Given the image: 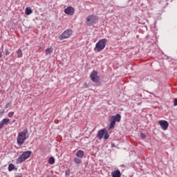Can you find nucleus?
Returning <instances> with one entry per match:
<instances>
[{
    "mask_svg": "<svg viewBox=\"0 0 177 177\" xmlns=\"http://www.w3.org/2000/svg\"><path fill=\"white\" fill-rule=\"evenodd\" d=\"M32 152L31 151H27L23 152V153L17 158V161L19 164H21V162H24L27 158H30L31 157V154Z\"/></svg>",
    "mask_w": 177,
    "mask_h": 177,
    "instance_id": "7ed1b4c3",
    "label": "nucleus"
},
{
    "mask_svg": "<svg viewBox=\"0 0 177 177\" xmlns=\"http://www.w3.org/2000/svg\"><path fill=\"white\" fill-rule=\"evenodd\" d=\"M27 139L26 138V133H19L17 138V143L19 146H21L24 141Z\"/></svg>",
    "mask_w": 177,
    "mask_h": 177,
    "instance_id": "0eeeda50",
    "label": "nucleus"
},
{
    "mask_svg": "<svg viewBox=\"0 0 177 177\" xmlns=\"http://www.w3.org/2000/svg\"><path fill=\"white\" fill-rule=\"evenodd\" d=\"M10 121V120L8 119V118H4L2 120V122L3 125H8V124H9V122Z\"/></svg>",
    "mask_w": 177,
    "mask_h": 177,
    "instance_id": "4468645a",
    "label": "nucleus"
},
{
    "mask_svg": "<svg viewBox=\"0 0 177 177\" xmlns=\"http://www.w3.org/2000/svg\"><path fill=\"white\" fill-rule=\"evenodd\" d=\"M106 44H107V39H102L95 44L94 50H97V52H102V50L106 48Z\"/></svg>",
    "mask_w": 177,
    "mask_h": 177,
    "instance_id": "f257e3e1",
    "label": "nucleus"
},
{
    "mask_svg": "<svg viewBox=\"0 0 177 177\" xmlns=\"http://www.w3.org/2000/svg\"><path fill=\"white\" fill-rule=\"evenodd\" d=\"M159 124L163 131H167L169 127V123L167 120H160Z\"/></svg>",
    "mask_w": 177,
    "mask_h": 177,
    "instance_id": "6e6552de",
    "label": "nucleus"
},
{
    "mask_svg": "<svg viewBox=\"0 0 177 177\" xmlns=\"http://www.w3.org/2000/svg\"><path fill=\"white\" fill-rule=\"evenodd\" d=\"M5 52H6V55H10V52H9V50H8V49H6V50H5Z\"/></svg>",
    "mask_w": 177,
    "mask_h": 177,
    "instance_id": "cd10ccee",
    "label": "nucleus"
},
{
    "mask_svg": "<svg viewBox=\"0 0 177 177\" xmlns=\"http://www.w3.org/2000/svg\"><path fill=\"white\" fill-rule=\"evenodd\" d=\"M84 156H85V152L82 150H78L76 153V157L77 158H84Z\"/></svg>",
    "mask_w": 177,
    "mask_h": 177,
    "instance_id": "9d476101",
    "label": "nucleus"
},
{
    "mask_svg": "<svg viewBox=\"0 0 177 177\" xmlns=\"http://www.w3.org/2000/svg\"><path fill=\"white\" fill-rule=\"evenodd\" d=\"M96 21H97V17L95 15H92L86 17V24L90 27L96 24Z\"/></svg>",
    "mask_w": 177,
    "mask_h": 177,
    "instance_id": "39448f33",
    "label": "nucleus"
},
{
    "mask_svg": "<svg viewBox=\"0 0 177 177\" xmlns=\"http://www.w3.org/2000/svg\"><path fill=\"white\" fill-rule=\"evenodd\" d=\"M140 136H141L142 139H145L146 138V134H145V133H141Z\"/></svg>",
    "mask_w": 177,
    "mask_h": 177,
    "instance_id": "393cba45",
    "label": "nucleus"
},
{
    "mask_svg": "<svg viewBox=\"0 0 177 177\" xmlns=\"http://www.w3.org/2000/svg\"><path fill=\"white\" fill-rule=\"evenodd\" d=\"M13 169H15V165L10 164L8 165V171H9V172H12V171H13Z\"/></svg>",
    "mask_w": 177,
    "mask_h": 177,
    "instance_id": "dca6fc26",
    "label": "nucleus"
},
{
    "mask_svg": "<svg viewBox=\"0 0 177 177\" xmlns=\"http://www.w3.org/2000/svg\"><path fill=\"white\" fill-rule=\"evenodd\" d=\"M90 78H91V81H93V82H95L96 84L100 81V77L97 75V71H96L91 72Z\"/></svg>",
    "mask_w": 177,
    "mask_h": 177,
    "instance_id": "423d86ee",
    "label": "nucleus"
},
{
    "mask_svg": "<svg viewBox=\"0 0 177 177\" xmlns=\"http://www.w3.org/2000/svg\"><path fill=\"white\" fill-rule=\"evenodd\" d=\"M110 138V135L109 133H106L104 136V140H107V139Z\"/></svg>",
    "mask_w": 177,
    "mask_h": 177,
    "instance_id": "4be33fe9",
    "label": "nucleus"
},
{
    "mask_svg": "<svg viewBox=\"0 0 177 177\" xmlns=\"http://www.w3.org/2000/svg\"><path fill=\"white\" fill-rule=\"evenodd\" d=\"M97 133H107V131L106 130V129H102L101 130H99L97 131Z\"/></svg>",
    "mask_w": 177,
    "mask_h": 177,
    "instance_id": "aec40b11",
    "label": "nucleus"
},
{
    "mask_svg": "<svg viewBox=\"0 0 177 177\" xmlns=\"http://www.w3.org/2000/svg\"><path fill=\"white\" fill-rule=\"evenodd\" d=\"M104 136V134H103V133H98L97 135V138H98V139H100V140H102V139H103V137Z\"/></svg>",
    "mask_w": 177,
    "mask_h": 177,
    "instance_id": "6ab92c4d",
    "label": "nucleus"
},
{
    "mask_svg": "<svg viewBox=\"0 0 177 177\" xmlns=\"http://www.w3.org/2000/svg\"><path fill=\"white\" fill-rule=\"evenodd\" d=\"M19 133H28V130L25 129L23 131L19 132Z\"/></svg>",
    "mask_w": 177,
    "mask_h": 177,
    "instance_id": "5701e85b",
    "label": "nucleus"
},
{
    "mask_svg": "<svg viewBox=\"0 0 177 177\" xmlns=\"http://www.w3.org/2000/svg\"><path fill=\"white\" fill-rule=\"evenodd\" d=\"M84 86H86V88H88V84L85 83Z\"/></svg>",
    "mask_w": 177,
    "mask_h": 177,
    "instance_id": "7c9ffc66",
    "label": "nucleus"
},
{
    "mask_svg": "<svg viewBox=\"0 0 177 177\" xmlns=\"http://www.w3.org/2000/svg\"><path fill=\"white\" fill-rule=\"evenodd\" d=\"M109 120L111 124L109 127V129H112V128H114L115 122H120L121 121V115H120V113H117L116 115L111 116Z\"/></svg>",
    "mask_w": 177,
    "mask_h": 177,
    "instance_id": "f03ea898",
    "label": "nucleus"
},
{
    "mask_svg": "<svg viewBox=\"0 0 177 177\" xmlns=\"http://www.w3.org/2000/svg\"><path fill=\"white\" fill-rule=\"evenodd\" d=\"M174 106H177V98L174 100Z\"/></svg>",
    "mask_w": 177,
    "mask_h": 177,
    "instance_id": "bb28decb",
    "label": "nucleus"
},
{
    "mask_svg": "<svg viewBox=\"0 0 177 177\" xmlns=\"http://www.w3.org/2000/svg\"><path fill=\"white\" fill-rule=\"evenodd\" d=\"M74 12H75V10L71 6H68L64 10V13H66V15H71V16L74 15Z\"/></svg>",
    "mask_w": 177,
    "mask_h": 177,
    "instance_id": "1a4fd4ad",
    "label": "nucleus"
},
{
    "mask_svg": "<svg viewBox=\"0 0 177 177\" xmlns=\"http://www.w3.org/2000/svg\"><path fill=\"white\" fill-rule=\"evenodd\" d=\"M17 57H23V52L21 51V49H19L17 52Z\"/></svg>",
    "mask_w": 177,
    "mask_h": 177,
    "instance_id": "2eb2a0df",
    "label": "nucleus"
},
{
    "mask_svg": "<svg viewBox=\"0 0 177 177\" xmlns=\"http://www.w3.org/2000/svg\"><path fill=\"white\" fill-rule=\"evenodd\" d=\"M15 177H23V175L19 174V175H17V176H15Z\"/></svg>",
    "mask_w": 177,
    "mask_h": 177,
    "instance_id": "c85d7f7f",
    "label": "nucleus"
},
{
    "mask_svg": "<svg viewBox=\"0 0 177 177\" xmlns=\"http://www.w3.org/2000/svg\"><path fill=\"white\" fill-rule=\"evenodd\" d=\"M12 104V103L11 102H8V103H7L6 104V109H8V107H10V105Z\"/></svg>",
    "mask_w": 177,
    "mask_h": 177,
    "instance_id": "b1692460",
    "label": "nucleus"
},
{
    "mask_svg": "<svg viewBox=\"0 0 177 177\" xmlns=\"http://www.w3.org/2000/svg\"><path fill=\"white\" fill-rule=\"evenodd\" d=\"M48 162L50 165H53V164H55V158L50 157L48 160Z\"/></svg>",
    "mask_w": 177,
    "mask_h": 177,
    "instance_id": "f3484780",
    "label": "nucleus"
},
{
    "mask_svg": "<svg viewBox=\"0 0 177 177\" xmlns=\"http://www.w3.org/2000/svg\"><path fill=\"white\" fill-rule=\"evenodd\" d=\"M25 13H26V15H27V16H28V15H31V13H32V10L31 9V8L27 7L26 8Z\"/></svg>",
    "mask_w": 177,
    "mask_h": 177,
    "instance_id": "f8f14e48",
    "label": "nucleus"
},
{
    "mask_svg": "<svg viewBox=\"0 0 177 177\" xmlns=\"http://www.w3.org/2000/svg\"><path fill=\"white\" fill-rule=\"evenodd\" d=\"M2 57V51H0V59Z\"/></svg>",
    "mask_w": 177,
    "mask_h": 177,
    "instance_id": "c756f323",
    "label": "nucleus"
},
{
    "mask_svg": "<svg viewBox=\"0 0 177 177\" xmlns=\"http://www.w3.org/2000/svg\"><path fill=\"white\" fill-rule=\"evenodd\" d=\"M74 161L75 164H81V162H82V161L81 160V159H80V158H75Z\"/></svg>",
    "mask_w": 177,
    "mask_h": 177,
    "instance_id": "a211bd4d",
    "label": "nucleus"
},
{
    "mask_svg": "<svg viewBox=\"0 0 177 177\" xmlns=\"http://www.w3.org/2000/svg\"><path fill=\"white\" fill-rule=\"evenodd\" d=\"M3 123L2 122V121L0 122V129H1V128H3Z\"/></svg>",
    "mask_w": 177,
    "mask_h": 177,
    "instance_id": "a878e982",
    "label": "nucleus"
},
{
    "mask_svg": "<svg viewBox=\"0 0 177 177\" xmlns=\"http://www.w3.org/2000/svg\"><path fill=\"white\" fill-rule=\"evenodd\" d=\"M111 176L112 177H121V171H120V170H118V169L113 171L111 172Z\"/></svg>",
    "mask_w": 177,
    "mask_h": 177,
    "instance_id": "9b49d317",
    "label": "nucleus"
},
{
    "mask_svg": "<svg viewBox=\"0 0 177 177\" xmlns=\"http://www.w3.org/2000/svg\"><path fill=\"white\" fill-rule=\"evenodd\" d=\"M73 35V30L67 29L61 35L59 36V39L63 41V39H67Z\"/></svg>",
    "mask_w": 177,
    "mask_h": 177,
    "instance_id": "20e7f679",
    "label": "nucleus"
},
{
    "mask_svg": "<svg viewBox=\"0 0 177 177\" xmlns=\"http://www.w3.org/2000/svg\"><path fill=\"white\" fill-rule=\"evenodd\" d=\"M52 52H53V48H48L46 49V55H50V53H52Z\"/></svg>",
    "mask_w": 177,
    "mask_h": 177,
    "instance_id": "ddd939ff",
    "label": "nucleus"
},
{
    "mask_svg": "<svg viewBox=\"0 0 177 177\" xmlns=\"http://www.w3.org/2000/svg\"><path fill=\"white\" fill-rule=\"evenodd\" d=\"M13 115H15V112L11 111L8 113V117H10V118H12V117H13Z\"/></svg>",
    "mask_w": 177,
    "mask_h": 177,
    "instance_id": "412c9836",
    "label": "nucleus"
}]
</instances>
